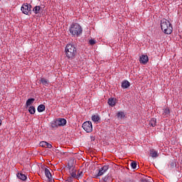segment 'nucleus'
<instances>
[{
  "mask_svg": "<svg viewBox=\"0 0 182 182\" xmlns=\"http://www.w3.org/2000/svg\"><path fill=\"white\" fill-rule=\"evenodd\" d=\"M82 27L78 23L72 24L69 29L70 33L74 37L79 36L82 33Z\"/></svg>",
  "mask_w": 182,
  "mask_h": 182,
  "instance_id": "obj_3",
  "label": "nucleus"
},
{
  "mask_svg": "<svg viewBox=\"0 0 182 182\" xmlns=\"http://www.w3.org/2000/svg\"><path fill=\"white\" fill-rule=\"evenodd\" d=\"M33 102H35V99L34 98H29L27 101H26V106H31V105H32V103H33Z\"/></svg>",
  "mask_w": 182,
  "mask_h": 182,
  "instance_id": "obj_22",
  "label": "nucleus"
},
{
  "mask_svg": "<svg viewBox=\"0 0 182 182\" xmlns=\"http://www.w3.org/2000/svg\"><path fill=\"white\" fill-rule=\"evenodd\" d=\"M73 178H74L73 177L69 176L67 179V181L72 182L73 181Z\"/></svg>",
  "mask_w": 182,
  "mask_h": 182,
  "instance_id": "obj_31",
  "label": "nucleus"
},
{
  "mask_svg": "<svg viewBox=\"0 0 182 182\" xmlns=\"http://www.w3.org/2000/svg\"><path fill=\"white\" fill-rule=\"evenodd\" d=\"M129 86H130V82L127 80H124L122 83V87H123V89H127V87H129Z\"/></svg>",
  "mask_w": 182,
  "mask_h": 182,
  "instance_id": "obj_16",
  "label": "nucleus"
},
{
  "mask_svg": "<svg viewBox=\"0 0 182 182\" xmlns=\"http://www.w3.org/2000/svg\"><path fill=\"white\" fill-rule=\"evenodd\" d=\"M57 121L58 122V124L60 125V127H63V126H66V123L68 122L65 118H58L57 119Z\"/></svg>",
  "mask_w": 182,
  "mask_h": 182,
  "instance_id": "obj_8",
  "label": "nucleus"
},
{
  "mask_svg": "<svg viewBox=\"0 0 182 182\" xmlns=\"http://www.w3.org/2000/svg\"><path fill=\"white\" fill-rule=\"evenodd\" d=\"M70 176L74 178H76L77 177V175H76V170H73L71 172H70Z\"/></svg>",
  "mask_w": 182,
  "mask_h": 182,
  "instance_id": "obj_25",
  "label": "nucleus"
},
{
  "mask_svg": "<svg viewBox=\"0 0 182 182\" xmlns=\"http://www.w3.org/2000/svg\"><path fill=\"white\" fill-rule=\"evenodd\" d=\"M131 167L132 168H133L134 170H136V168H137V162L136 161H132L131 163Z\"/></svg>",
  "mask_w": 182,
  "mask_h": 182,
  "instance_id": "obj_24",
  "label": "nucleus"
},
{
  "mask_svg": "<svg viewBox=\"0 0 182 182\" xmlns=\"http://www.w3.org/2000/svg\"><path fill=\"white\" fill-rule=\"evenodd\" d=\"M149 124L152 127H156V126L157 125V119H156V118L151 119L149 121Z\"/></svg>",
  "mask_w": 182,
  "mask_h": 182,
  "instance_id": "obj_13",
  "label": "nucleus"
},
{
  "mask_svg": "<svg viewBox=\"0 0 182 182\" xmlns=\"http://www.w3.org/2000/svg\"><path fill=\"white\" fill-rule=\"evenodd\" d=\"M163 117H168L170 116V109L164 108L162 112Z\"/></svg>",
  "mask_w": 182,
  "mask_h": 182,
  "instance_id": "obj_9",
  "label": "nucleus"
},
{
  "mask_svg": "<svg viewBox=\"0 0 182 182\" xmlns=\"http://www.w3.org/2000/svg\"><path fill=\"white\" fill-rule=\"evenodd\" d=\"M161 29L166 35H171L173 33V25L168 20L163 18L161 21Z\"/></svg>",
  "mask_w": 182,
  "mask_h": 182,
  "instance_id": "obj_2",
  "label": "nucleus"
},
{
  "mask_svg": "<svg viewBox=\"0 0 182 182\" xmlns=\"http://www.w3.org/2000/svg\"><path fill=\"white\" fill-rule=\"evenodd\" d=\"M46 149H52V144H50V143L46 142Z\"/></svg>",
  "mask_w": 182,
  "mask_h": 182,
  "instance_id": "obj_28",
  "label": "nucleus"
},
{
  "mask_svg": "<svg viewBox=\"0 0 182 182\" xmlns=\"http://www.w3.org/2000/svg\"><path fill=\"white\" fill-rule=\"evenodd\" d=\"M150 156H151V157H153V158L159 157V153L154 149H151L150 150Z\"/></svg>",
  "mask_w": 182,
  "mask_h": 182,
  "instance_id": "obj_14",
  "label": "nucleus"
},
{
  "mask_svg": "<svg viewBox=\"0 0 182 182\" xmlns=\"http://www.w3.org/2000/svg\"><path fill=\"white\" fill-rule=\"evenodd\" d=\"M2 124V121L0 119V126Z\"/></svg>",
  "mask_w": 182,
  "mask_h": 182,
  "instance_id": "obj_32",
  "label": "nucleus"
},
{
  "mask_svg": "<svg viewBox=\"0 0 182 182\" xmlns=\"http://www.w3.org/2000/svg\"><path fill=\"white\" fill-rule=\"evenodd\" d=\"M109 170V165H105L102 166L98 171L97 177H100V176H103Z\"/></svg>",
  "mask_w": 182,
  "mask_h": 182,
  "instance_id": "obj_6",
  "label": "nucleus"
},
{
  "mask_svg": "<svg viewBox=\"0 0 182 182\" xmlns=\"http://www.w3.org/2000/svg\"><path fill=\"white\" fill-rule=\"evenodd\" d=\"M109 178H110V176H109V175H107V176H105L102 178V180H103V181H105V182H107V180H109Z\"/></svg>",
  "mask_w": 182,
  "mask_h": 182,
  "instance_id": "obj_29",
  "label": "nucleus"
},
{
  "mask_svg": "<svg viewBox=\"0 0 182 182\" xmlns=\"http://www.w3.org/2000/svg\"><path fill=\"white\" fill-rule=\"evenodd\" d=\"M89 43L90 45H95V43H96V41L91 39L89 41Z\"/></svg>",
  "mask_w": 182,
  "mask_h": 182,
  "instance_id": "obj_30",
  "label": "nucleus"
},
{
  "mask_svg": "<svg viewBox=\"0 0 182 182\" xmlns=\"http://www.w3.org/2000/svg\"><path fill=\"white\" fill-rule=\"evenodd\" d=\"M16 176L18 178H19V180H22V181H25V180H26V178H27L26 175L22 173H18L16 174Z\"/></svg>",
  "mask_w": 182,
  "mask_h": 182,
  "instance_id": "obj_12",
  "label": "nucleus"
},
{
  "mask_svg": "<svg viewBox=\"0 0 182 182\" xmlns=\"http://www.w3.org/2000/svg\"><path fill=\"white\" fill-rule=\"evenodd\" d=\"M139 62L143 63V65H146V63L149 62V57L147 55H142L140 57Z\"/></svg>",
  "mask_w": 182,
  "mask_h": 182,
  "instance_id": "obj_7",
  "label": "nucleus"
},
{
  "mask_svg": "<svg viewBox=\"0 0 182 182\" xmlns=\"http://www.w3.org/2000/svg\"><path fill=\"white\" fill-rule=\"evenodd\" d=\"M45 175L49 181L52 180V173H50V171H49V169L47 168H45Z\"/></svg>",
  "mask_w": 182,
  "mask_h": 182,
  "instance_id": "obj_10",
  "label": "nucleus"
},
{
  "mask_svg": "<svg viewBox=\"0 0 182 182\" xmlns=\"http://www.w3.org/2000/svg\"><path fill=\"white\" fill-rule=\"evenodd\" d=\"M51 127L53 129H58V127H60V125H59L58 119H55L51 122Z\"/></svg>",
  "mask_w": 182,
  "mask_h": 182,
  "instance_id": "obj_11",
  "label": "nucleus"
},
{
  "mask_svg": "<svg viewBox=\"0 0 182 182\" xmlns=\"http://www.w3.org/2000/svg\"><path fill=\"white\" fill-rule=\"evenodd\" d=\"M28 112L31 114H35V112H36V109L35 107L31 106L28 108Z\"/></svg>",
  "mask_w": 182,
  "mask_h": 182,
  "instance_id": "obj_21",
  "label": "nucleus"
},
{
  "mask_svg": "<svg viewBox=\"0 0 182 182\" xmlns=\"http://www.w3.org/2000/svg\"><path fill=\"white\" fill-rule=\"evenodd\" d=\"M32 9V6L31 4H28V3L22 5L21 8V11L24 15H29L31 14V11Z\"/></svg>",
  "mask_w": 182,
  "mask_h": 182,
  "instance_id": "obj_5",
  "label": "nucleus"
},
{
  "mask_svg": "<svg viewBox=\"0 0 182 182\" xmlns=\"http://www.w3.org/2000/svg\"><path fill=\"white\" fill-rule=\"evenodd\" d=\"M83 177V172L80 171L77 173L76 178H82Z\"/></svg>",
  "mask_w": 182,
  "mask_h": 182,
  "instance_id": "obj_26",
  "label": "nucleus"
},
{
  "mask_svg": "<svg viewBox=\"0 0 182 182\" xmlns=\"http://www.w3.org/2000/svg\"><path fill=\"white\" fill-rule=\"evenodd\" d=\"M92 120L96 123V122H99V120H100V117L97 114H94L92 116Z\"/></svg>",
  "mask_w": 182,
  "mask_h": 182,
  "instance_id": "obj_18",
  "label": "nucleus"
},
{
  "mask_svg": "<svg viewBox=\"0 0 182 182\" xmlns=\"http://www.w3.org/2000/svg\"><path fill=\"white\" fill-rule=\"evenodd\" d=\"M46 141H41V143H40V146H41V147H45V148H46Z\"/></svg>",
  "mask_w": 182,
  "mask_h": 182,
  "instance_id": "obj_27",
  "label": "nucleus"
},
{
  "mask_svg": "<svg viewBox=\"0 0 182 182\" xmlns=\"http://www.w3.org/2000/svg\"><path fill=\"white\" fill-rule=\"evenodd\" d=\"M108 105H109V106H112L113 107V106L116 105V99L109 98L108 100Z\"/></svg>",
  "mask_w": 182,
  "mask_h": 182,
  "instance_id": "obj_17",
  "label": "nucleus"
},
{
  "mask_svg": "<svg viewBox=\"0 0 182 182\" xmlns=\"http://www.w3.org/2000/svg\"><path fill=\"white\" fill-rule=\"evenodd\" d=\"M41 83H42V85H43L44 86H48L49 85V80H47L46 78H41L40 80Z\"/></svg>",
  "mask_w": 182,
  "mask_h": 182,
  "instance_id": "obj_15",
  "label": "nucleus"
},
{
  "mask_svg": "<svg viewBox=\"0 0 182 182\" xmlns=\"http://www.w3.org/2000/svg\"><path fill=\"white\" fill-rule=\"evenodd\" d=\"M118 119H123L124 117V112H119L117 114Z\"/></svg>",
  "mask_w": 182,
  "mask_h": 182,
  "instance_id": "obj_23",
  "label": "nucleus"
},
{
  "mask_svg": "<svg viewBox=\"0 0 182 182\" xmlns=\"http://www.w3.org/2000/svg\"><path fill=\"white\" fill-rule=\"evenodd\" d=\"M34 14H40L41 12V6H36L33 9Z\"/></svg>",
  "mask_w": 182,
  "mask_h": 182,
  "instance_id": "obj_20",
  "label": "nucleus"
},
{
  "mask_svg": "<svg viewBox=\"0 0 182 182\" xmlns=\"http://www.w3.org/2000/svg\"><path fill=\"white\" fill-rule=\"evenodd\" d=\"M37 110L39 113H42V112H45V105H40L38 107Z\"/></svg>",
  "mask_w": 182,
  "mask_h": 182,
  "instance_id": "obj_19",
  "label": "nucleus"
},
{
  "mask_svg": "<svg viewBox=\"0 0 182 182\" xmlns=\"http://www.w3.org/2000/svg\"><path fill=\"white\" fill-rule=\"evenodd\" d=\"M82 129L86 132V133H92V132H93V125L92 124V122H85L82 124Z\"/></svg>",
  "mask_w": 182,
  "mask_h": 182,
  "instance_id": "obj_4",
  "label": "nucleus"
},
{
  "mask_svg": "<svg viewBox=\"0 0 182 182\" xmlns=\"http://www.w3.org/2000/svg\"><path fill=\"white\" fill-rule=\"evenodd\" d=\"M65 53L66 58L68 59H70V60L75 59L77 53V49L76 48V46L72 43L67 44L65 48Z\"/></svg>",
  "mask_w": 182,
  "mask_h": 182,
  "instance_id": "obj_1",
  "label": "nucleus"
}]
</instances>
